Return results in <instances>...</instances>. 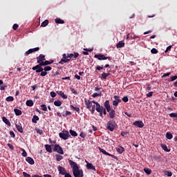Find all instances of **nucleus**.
Returning a JSON list of instances; mask_svg holds the SVG:
<instances>
[{"mask_svg":"<svg viewBox=\"0 0 177 177\" xmlns=\"http://www.w3.org/2000/svg\"><path fill=\"white\" fill-rule=\"evenodd\" d=\"M7 146L9 147V149H10L11 150H13L15 149V147H13V145L10 143H8L7 145Z\"/></svg>","mask_w":177,"mask_h":177,"instance_id":"49","label":"nucleus"},{"mask_svg":"<svg viewBox=\"0 0 177 177\" xmlns=\"http://www.w3.org/2000/svg\"><path fill=\"white\" fill-rule=\"evenodd\" d=\"M94 57L95 59H97L98 60H107V59H109V60H111V59L109 57H106L104 56V55L103 54H97L94 55Z\"/></svg>","mask_w":177,"mask_h":177,"instance_id":"5","label":"nucleus"},{"mask_svg":"<svg viewBox=\"0 0 177 177\" xmlns=\"http://www.w3.org/2000/svg\"><path fill=\"white\" fill-rule=\"evenodd\" d=\"M70 107H71V109H74L75 111H77V112L80 111V109H79L78 107H75V106H73V105H71Z\"/></svg>","mask_w":177,"mask_h":177,"instance_id":"46","label":"nucleus"},{"mask_svg":"<svg viewBox=\"0 0 177 177\" xmlns=\"http://www.w3.org/2000/svg\"><path fill=\"white\" fill-rule=\"evenodd\" d=\"M59 138H61V139H63L64 140H67V139L70 138V133H68V131H64L59 133Z\"/></svg>","mask_w":177,"mask_h":177,"instance_id":"3","label":"nucleus"},{"mask_svg":"<svg viewBox=\"0 0 177 177\" xmlns=\"http://www.w3.org/2000/svg\"><path fill=\"white\" fill-rule=\"evenodd\" d=\"M39 120V118L37 115H34L32 119V122H34V124H37V121H38Z\"/></svg>","mask_w":177,"mask_h":177,"instance_id":"30","label":"nucleus"},{"mask_svg":"<svg viewBox=\"0 0 177 177\" xmlns=\"http://www.w3.org/2000/svg\"><path fill=\"white\" fill-rule=\"evenodd\" d=\"M172 48V46H169L167 49L165 50V53H167V52H168V50H171Z\"/></svg>","mask_w":177,"mask_h":177,"instance_id":"53","label":"nucleus"},{"mask_svg":"<svg viewBox=\"0 0 177 177\" xmlns=\"http://www.w3.org/2000/svg\"><path fill=\"white\" fill-rule=\"evenodd\" d=\"M69 133H71V136H74V137L78 136V133H77V132L75 131L70 130Z\"/></svg>","mask_w":177,"mask_h":177,"instance_id":"33","label":"nucleus"},{"mask_svg":"<svg viewBox=\"0 0 177 177\" xmlns=\"http://www.w3.org/2000/svg\"><path fill=\"white\" fill-rule=\"evenodd\" d=\"M53 63V61H44L43 62L41 63V66H48L49 64H52Z\"/></svg>","mask_w":177,"mask_h":177,"instance_id":"20","label":"nucleus"},{"mask_svg":"<svg viewBox=\"0 0 177 177\" xmlns=\"http://www.w3.org/2000/svg\"><path fill=\"white\" fill-rule=\"evenodd\" d=\"M116 151L119 153V154H122V153H124V147H118L116 148Z\"/></svg>","mask_w":177,"mask_h":177,"instance_id":"21","label":"nucleus"},{"mask_svg":"<svg viewBox=\"0 0 177 177\" xmlns=\"http://www.w3.org/2000/svg\"><path fill=\"white\" fill-rule=\"evenodd\" d=\"M44 71V68H42L41 67H40L39 69H37L36 71V73H42V71Z\"/></svg>","mask_w":177,"mask_h":177,"instance_id":"55","label":"nucleus"},{"mask_svg":"<svg viewBox=\"0 0 177 177\" xmlns=\"http://www.w3.org/2000/svg\"><path fill=\"white\" fill-rule=\"evenodd\" d=\"M133 125H135V127H138V128H143L145 127V124L142 121H136L133 122Z\"/></svg>","mask_w":177,"mask_h":177,"instance_id":"8","label":"nucleus"},{"mask_svg":"<svg viewBox=\"0 0 177 177\" xmlns=\"http://www.w3.org/2000/svg\"><path fill=\"white\" fill-rule=\"evenodd\" d=\"M116 46L117 48H124V46H125V43L123 41H120Z\"/></svg>","mask_w":177,"mask_h":177,"instance_id":"27","label":"nucleus"},{"mask_svg":"<svg viewBox=\"0 0 177 177\" xmlns=\"http://www.w3.org/2000/svg\"><path fill=\"white\" fill-rule=\"evenodd\" d=\"M177 79V76L175 75V76H172L171 78H170V81H175V80Z\"/></svg>","mask_w":177,"mask_h":177,"instance_id":"57","label":"nucleus"},{"mask_svg":"<svg viewBox=\"0 0 177 177\" xmlns=\"http://www.w3.org/2000/svg\"><path fill=\"white\" fill-rule=\"evenodd\" d=\"M108 75H110V73H104L101 74V77H102V80H106Z\"/></svg>","mask_w":177,"mask_h":177,"instance_id":"32","label":"nucleus"},{"mask_svg":"<svg viewBox=\"0 0 177 177\" xmlns=\"http://www.w3.org/2000/svg\"><path fill=\"white\" fill-rule=\"evenodd\" d=\"M161 147H162V149H163V150H164L165 151H169V150H168V147H167V145H161Z\"/></svg>","mask_w":177,"mask_h":177,"instance_id":"38","label":"nucleus"},{"mask_svg":"<svg viewBox=\"0 0 177 177\" xmlns=\"http://www.w3.org/2000/svg\"><path fill=\"white\" fill-rule=\"evenodd\" d=\"M50 95L51 97H56V93H55L53 91H51L50 93Z\"/></svg>","mask_w":177,"mask_h":177,"instance_id":"47","label":"nucleus"},{"mask_svg":"<svg viewBox=\"0 0 177 177\" xmlns=\"http://www.w3.org/2000/svg\"><path fill=\"white\" fill-rule=\"evenodd\" d=\"M54 151H57L59 154H64V151H63V148L60 147L59 145H56L54 147Z\"/></svg>","mask_w":177,"mask_h":177,"instance_id":"6","label":"nucleus"},{"mask_svg":"<svg viewBox=\"0 0 177 177\" xmlns=\"http://www.w3.org/2000/svg\"><path fill=\"white\" fill-rule=\"evenodd\" d=\"M16 128L18 131V132H20V133H23V127L20 124H16Z\"/></svg>","mask_w":177,"mask_h":177,"instance_id":"24","label":"nucleus"},{"mask_svg":"<svg viewBox=\"0 0 177 177\" xmlns=\"http://www.w3.org/2000/svg\"><path fill=\"white\" fill-rule=\"evenodd\" d=\"M80 136H81V138H85V136H86V134H85V133L84 132H81Z\"/></svg>","mask_w":177,"mask_h":177,"instance_id":"59","label":"nucleus"},{"mask_svg":"<svg viewBox=\"0 0 177 177\" xmlns=\"http://www.w3.org/2000/svg\"><path fill=\"white\" fill-rule=\"evenodd\" d=\"M57 170L59 175H64L67 173V171L66 170V169L60 165L58 166Z\"/></svg>","mask_w":177,"mask_h":177,"instance_id":"7","label":"nucleus"},{"mask_svg":"<svg viewBox=\"0 0 177 177\" xmlns=\"http://www.w3.org/2000/svg\"><path fill=\"white\" fill-rule=\"evenodd\" d=\"M37 59V63H39V64H41V63H44V62H45V55H40L39 57H38Z\"/></svg>","mask_w":177,"mask_h":177,"instance_id":"10","label":"nucleus"},{"mask_svg":"<svg viewBox=\"0 0 177 177\" xmlns=\"http://www.w3.org/2000/svg\"><path fill=\"white\" fill-rule=\"evenodd\" d=\"M37 133H39V135H42V130L37 129Z\"/></svg>","mask_w":177,"mask_h":177,"instance_id":"63","label":"nucleus"},{"mask_svg":"<svg viewBox=\"0 0 177 177\" xmlns=\"http://www.w3.org/2000/svg\"><path fill=\"white\" fill-rule=\"evenodd\" d=\"M23 175L24 177H31V175H30L26 172H23Z\"/></svg>","mask_w":177,"mask_h":177,"instance_id":"54","label":"nucleus"},{"mask_svg":"<svg viewBox=\"0 0 177 177\" xmlns=\"http://www.w3.org/2000/svg\"><path fill=\"white\" fill-rule=\"evenodd\" d=\"M57 95L61 96V97H62V99H67V95H66L64 94V93H63L62 91H57Z\"/></svg>","mask_w":177,"mask_h":177,"instance_id":"19","label":"nucleus"},{"mask_svg":"<svg viewBox=\"0 0 177 177\" xmlns=\"http://www.w3.org/2000/svg\"><path fill=\"white\" fill-rule=\"evenodd\" d=\"M41 110H43V111H48V108L46 107V104L41 105Z\"/></svg>","mask_w":177,"mask_h":177,"instance_id":"40","label":"nucleus"},{"mask_svg":"<svg viewBox=\"0 0 177 177\" xmlns=\"http://www.w3.org/2000/svg\"><path fill=\"white\" fill-rule=\"evenodd\" d=\"M14 111L17 115H21L22 112L20 109H15Z\"/></svg>","mask_w":177,"mask_h":177,"instance_id":"28","label":"nucleus"},{"mask_svg":"<svg viewBox=\"0 0 177 177\" xmlns=\"http://www.w3.org/2000/svg\"><path fill=\"white\" fill-rule=\"evenodd\" d=\"M151 53H153V55H156V54L158 53V50H157V49H156V48H152L151 50Z\"/></svg>","mask_w":177,"mask_h":177,"instance_id":"41","label":"nucleus"},{"mask_svg":"<svg viewBox=\"0 0 177 177\" xmlns=\"http://www.w3.org/2000/svg\"><path fill=\"white\" fill-rule=\"evenodd\" d=\"M84 50H86V52H92V50H93V48H84Z\"/></svg>","mask_w":177,"mask_h":177,"instance_id":"60","label":"nucleus"},{"mask_svg":"<svg viewBox=\"0 0 177 177\" xmlns=\"http://www.w3.org/2000/svg\"><path fill=\"white\" fill-rule=\"evenodd\" d=\"M45 149H46V151H48V153H52V147H50V145H46Z\"/></svg>","mask_w":177,"mask_h":177,"instance_id":"25","label":"nucleus"},{"mask_svg":"<svg viewBox=\"0 0 177 177\" xmlns=\"http://www.w3.org/2000/svg\"><path fill=\"white\" fill-rule=\"evenodd\" d=\"M115 100L113 102V106H118V103L121 102V100L120 99V97L118 95L114 96Z\"/></svg>","mask_w":177,"mask_h":177,"instance_id":"9","label":"nucleus"},{"mask_svg":"<svg viewBox=\"0 0 177 177\" xmlns=\"http://www.w3.org/2000/svg\"><path fill=\"white\" fill-rule=\"evenodd\" d=\"M55 23H57V24H64V20L60 18H57L55 19Z\"/></svg>","mask_w":177,"mask_h":177,"instance_id":"22","label":"nucleus"},{"mask_svg":"<svg viewBox=\"0 0 177 177\" xmlns=\"http://www.w3.org/2000/svg\"><path fill=\"white\" fill-rule=\"evenodd\" d=\"M26 161L28 162V164H30V165H34L35 164L34 159H32V158L31 157L26 158Z\"/></svg>","mask_w":177,"mask_h":177,"instance_id":"13","label":"nucleus"},{"mask_svg":"<svg viewBox=\"0 0 177 177\" xmlns=\"http://www.w3.org/2000/svg\"><path fill=\"white\" fill-rule=\"evenodd\" d=\"M166 138H167V139H169V140H171V139H172V138H174V136H172V133L167 132L166 133Z\"/></svg>","mask_w":177,"mask_h":177,"instance_id":"29","label":"nucleus"},{"mask_svg":"<svg viewBox=\"0 0 177 177\" xmlns=\"http://www.w3.org/2000/svg\"><path fill=\"white\" fill-rule=\"evenodd\" d=\"M104 107L106 109V111H110V109H111V108L110 107V102H109V100H106L104 102Z\"/></svg>","mask_w":177,"mask_h":177,"instance_id":"15","label":"nucleus"},{"mask_svg":"<svg viewBox=\"0 0 177 177\" xmlns=\"http://www.w3.org/2000/svg\"><path fill=\"white\" fill-rule=\"evenodd\" d=\"M96 70H98L99 71L100 70H103V66H97Z\"/></svg>","mask_w":177,"mask_h":177,"instance_id":"62","label":"nucleus"},{"mask_svg":"<svg viewBox=\"0 0 177 177\" xmlns=\"http://www.w3.org/2000/svg\"><path fill=\"white\" fill-rule=\"evenodd\" d=\"M2 120L4 124H6V125H8V127H10V122L9 121V120H8V118H6V117H3Z\"/></svg>","mask_w":177,"mask_h":177,"instance_id":"17","label":"nucleus"},{"mask_svg":"<svg viewBox=\"0 0 177 177\" xmlns=\"http://www.w3.org/2000/svg\"><path fill=\"white\" fill-rule=\"evenodd\" d=\"M122 100H123V102L127 103V102H128V97H123Z\"/></svg>","mask_w":177,"mask_h":177,"instance_id":"61","label":"nucleus"},{"mask_svg":"<svg viewBox=\"0 0 177 177\" xmlns=\"http://www.w3.org/2000/svg\"><path fill=\"white\" fill-rule=\"evenodd\" d=\"M10 136H11V138H15V132H13V131H10Z\"/></svg>","mask_w":177,"mask_h":177,"instance_id":"58","label":"nucleus"},{"mask_svg":"<svg viewBox=\"0 0 177 177\" xmlns=\"http://www.w3.org/2000/svg\"><path fill=\"white\" fill-rule=\"evenodd\" d=\"M80 56V54L78 53H75L74 54L71 53L67 55V57L69 59H72V57H75V59H77Z\"/></svg>","mask_w":177,"mask_h":177,"instance_id":"12","label":"nucleus"},{"mask_svg":"<svg viewBox=\"0 0 177 177\" xmlns=\"http://www.w3.org/2000/svg\"><path fill=\"white\" fill-rule=\"evenodd\" d=\"M114 128H115V121H109L107 123V129L113 132L114 131Z\"/></svg>","mask_w":177,"mask_h":177,"instance_id":"4","label":"nucleus"},{"mask_svg":"<svg viewBox=\"0 0 177 177\" xmlns=\"http://www.w3.org/2000/svg\"><path fill=\"white\" fill-rule=\"evenodd\" d=\"M49 24V20L46 19L41 23V27H46Z\"/></svg>","mask_w":177,"mask_h":177,"instance_id":"26","label":"nucleus"},{"mask_svg":"<svg viewBox=\"0 0 177 177\" xmlns=\"http://www.w3.org/2000/svg\"><path fill=\"white\" fill-rule=\"evenodd\" d=\"M55 158L57 161H62V160L63 159V156L59 154L55 155Z\"/></svg>","mask_w":177,"mask_h":177,"instance_id":"34","label":"nucleus"},{"mask_svg":"<svg viewBox=\"0 0 177 177\" xmlns=\"http://www.w3.org/2000/svg\"><path fill=\"white\" fill-rule=\"evenodd\" d=\"M100 153H102L103 154H104L105 156H113L111 154L107 153V151H106V150L102 149V148H100L99 149Z\"/></svg>","mask_w":177,"mask_h":177,"instance_id":"23","label":"nucleus"},{"mask_svg":"<svg viewBox=\"0 0 177 177\" xmlns=\"http://www.w3.org/2000/svg\"><path fill=\"white\" fill-rule=\"evenodd\" d=\"M85 106L87 109H88L92 114L95 113V110H96V102L91 101L89 100H86L84 101Z\"/></svg>","mask_w":177,"mask_h":177,"instance_id":"2","label":"nucleus"},{"mask_svg":"<svg viewBox=\"0 0 177 177\" xmlns=\"http://www.w3.org/2000/svg\"><path fill=\"white\" fill-rule=\"evenodd\" d=\"M21 151H23L21 153L22 157H27V152L26 151V150L21 149Z\"/></svg>","mask_w":177,"mask_h":177,"instance_id":"44","label":"nucleus"},{"mask_svg":"<svg viewBox=\"0 0 177 177\" xmlns=\"http://www.w3.org/2000/svg\"><path fill=\"white\" fill-rule=\"evenodd\" d=\"M68 161L73 169V174L75 177H83L84 176V171L82 169H80L78 165L75 163V162L71 160V159H68Z\"/></svg>","mask_w":177,"mask_h":177,"instance_id":"1","label":"nucleus"},{"mask_svg":"<svg viewBox=\"0 0 177 177\" xmlns=\"http://www.w3.org/2000/svg\"><path fill=\"white\" fill-rule=\"evenodd\" d=\"M153 96V92L151 91L147 94V97H151Z\"/></svg>","mask_w":177,"mask_h":177,"instance_id":"52","label":"nucleus"},{"mask_svg":"<svg viewBox=\"0 0 177 177\" xmlns=\"http://www.w3.org/2000/svg\"><path fill=\"white\" fill-rule=\"evenodd\" d=\"M32 49V52H37L38 50H39V48L37 47V48H31Z\"/></svg>","mask_w":177,"mask_h":177,"instance_id":"56","label":"nucleus"},{"mask_svg":"<svg viewBox=\"0 0 177 177\" xmlns=\"http://www.w3.org/2000/svg\"><path fill=\"white\" fill-rule=\"evenodd\" d=\"M93 97H97V96H102V93H95L92 95Z\"/></svg>","mask_w":177,"mask_h":177,"instance_id":"43","label":"nucleus"},{"mask_svg":"<svg viewBox=\"0 0 177 177\" xmlns=\"http://www.w3.org/2000/svg\"><path fill=\"white\" fill-rule=\"evenodd\" d=\"M46 74H48V73H46V71H43L41 73L40 75H41V77H45V75H46Z\"/></svg>","mask_w":177,"mask_h":177,"instance_id":"51","label":"nucleus"},{"mask_svg":"<svg viewBox=\"0 0 177 177\" xmlns=\"http://www.w3.org/2000/svg\"><path fill=\"white\" fill-rule=\"evenodd\" d=\"M165 174L166 175V176H172V172L171 171H165Z\"/></svg>","mask_w":177,"mask_h":177,"instance_id":"42","label":"nucleus"},{"mask_svg":"<svg viewBox=\"0 0 177 177\" xmlns=\"http://www.w3.org/2000/svg\"><path fill=\"white\" fill-rule=\"evenodd\" d=\"M13 30H17L19 28V25L17 24H15L12 26Z\"/></svg>","mask_w":177,"mask_h":177,"instance_id":"50","label":"nucleus"},{"mask_svg":"<svg viewBox=\"0 0 177 177\" xmlns=\"http://www.w3.org/2000/svg\"><path fill=\"white\" fill-rule=\"evenodd\" d=\"M108 113H109L110 118H114L115 117V111L114 109H110V111H108Z\"/></svg>","mask_w":177,"mask_h":177,"instance_id":"16","label":"nucleus"},{"mask_svg":"<svg viewBox=\"0 0 177 177\" xmlns=\"http://www.w3.org/2000/svg\"><path fill=\"white\" fill-rule=\"evenodd\" d=\"M86 168L87 169H93V171H96V168L95 167V166H93V165L90 162H87Z\"/></svg>","mask_w":177,"mask_h":177,"instance_id":"14","label":"nucleus"},{"mask_svg":"<svg viewBox=\"0 0 177 177\" xmlns=\"http://www.w3.org/2000/svg\"><path fill=\"white\" fill-rule=\"evenodd\" d=\"M40 67H42V65H41V64H39V65L33 66L32 70H36V71H37V70H38Z\"/></svg>","mask_w":177,"mask_h":177,"instance_id":"39","label":"nucleus"},{"mask_svg":"<svg viewBox=\"0 0 177 177\" xmlns=\"http://www.w3.org/2000/svg\"><path fill=\"white\" fill-rule=\"evenodd\" d=\"M169 75H171V73H167L165 74H164L162 77V78H165L166 77H169Z\"/></svg>","mask_w":177,"mask_h":177,"instance_id":"48","label":"nucleus"},{"mask_svg":"<svg viewBox=\"0 0 177 177\" xmlns=\"http://www.w3.org/2000/svg\"><path fill=\"white\" fill-rule=\"evenodd\" d=\"M26 106H28V107H32L34 106V102L31 100H28L26 102Z\"/></svg>","mask_w":177,"mask_h":177,"instance_id":"18","label":"nucleus"},{"mask_svg":"<svg viewBox=\"0 0 177 177\" xmlns=\"http://www.w3.org/2000/svg\"><path fill=\"white\" fill-rule=\"evenodd\" d=\"M68 62H70V59L62 58V59H61L60 63H68Z\"/></svg>","mask_w":177,"mask_h":177,"instance_id":"37","label":"nucleus"},{"mask_svg":"<svg viewBox=\"0 0 177 177\" xmlns=\"http://www.w3.org/2000/svg\"><path fill=\"white\" fill-rule=\"evenodd\" d=\"M144 171L145 174H147V175H150L151 174V170L149 168H145Z\"/></svg>","mask_w":177,"mask_h":177,"instance_id":"35","label":"nucleus"},{"mask_svg":"<svg viewBox=\"0 0 177 177\" xmlns=\"http://www.w3.org/2000/svg\"><path fill=\"white\" fill-rule=\"evenodd\" d=\"M43 70H44V71H50V70H52V67H50V66H45Z\"/></svg>","mask_w":177,"mask_h":177,"instance_id":"45","label":"nucleus"},{"mask_svg":"<svg viewBox=\"0 0 177 177\" xmlns=\"http://www.w3.org/2000/svg\"><path fill=\"white\" fill-rule=\"evenodd\" d=\"M43 177H52V176L49 175V174H44L43 176Z\"/></svg>","mask_w":177,"mask_h":177,"instance_id":"64","label":"nucleus"},{"mask_svg":"<svg viewBox=\"0 0 177 177\" xmlns=\"http://www.w3.org/2000/svg\"><path fill=\"white\" fill-rule=\"evenodd\" d=\"M96 105V111L98 113H103V106H100V104H99L98 102L95 103Z\"/></svg>","mask_w":177,"mask_h":177,"instance_id":"11","label":"nucleus"},{"mask_svg":"<svg viewBox=\"0 0 177 177\" xmlns=\"http://www.w3.org/2000/svg\"><path fill=\"white\" fill-rule=\"evenodd\" d=\"M6 102H13L15 98L12 96H9L6 98Z\"/></svg>","mask_w":177,"mask_h":177,"instance_id":"36","label":"nucleus"},{"mask_svg":"<svg viewBox=\"0 0 177 177\" xmlns=\"http://www.w3.org/2000/svg\"><path fill=\"white\" fill-rule=\"evenodd\" d=\"M55 106H57V107H60L62 106V101L60 100H57L54 102Z\"/></svg>","mask_w":177,"mask_h":177,"instance_id":"31","label":"nucleus"}]
</instances>
